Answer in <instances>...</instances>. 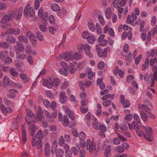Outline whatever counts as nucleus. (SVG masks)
Returning <instances> with one entry per match:
<instances>
[{
  "label": "nucleus",
  "mask_w": 157,
  "mask_h": 157,
  "mask_svg": "<svg viewBox=\"0 0 157 157\" xmlns=\"http://www.w3.org/2000/svg\"><path fill=\"white\" fill-rule=\"evenodd\" d=\"M86 148L89 150L90 154L96 153V143L93 141H91L90 139H88L86 141Z\"/></svg>",
  "instance_id": "obj_1"
},
{
  "label": "nucleus",
  "mask_w": 157,
  "mask_h": 157,
  "mask_svg": "<svg viewBox=\"0 0 157 157\" xmlns=\"http://www.w3.org/2000/svg\"><path fill=\"white\" fill-rule=\"evenodd\" d=\"M23 13V8L21 7L18 10H16L10 12L13 19L15 18L16 20H19L21 17Z\"/></svg>",
  "instance_id": "obj_2"
},
{
  "label": "nucleus",
  "mask_w": 157,
  "mask_h": 157,
  "mask_svg": "<svg viewBox=\"0 0 157 157\" xmlns=\"http://www.w3.org/2000/svg\"><path fill=\"white\" fill-rule=\"evenodd\" d=\"M34 108L36 111V117H35V118L39 122H41L42 119L44 117V116L43 114L42 110L41 107L39 106L37 108V106H35Z\"/></svg>",
  "instance_id": "obj_3"
},
{
  "label": "nucleus",
  "mask_w": 157,
  "mask_h": 157,
  "mask_svg": "<svg viewBox=\"0 0 157 157\" xmlns=\"http://www.w3.org/2000/svg\"><path fill=\"white\" fill-rule=\"evenodd\" d=\"M96 50L98 52V55L99 57H103L105 58L107 55V49L105 48L103 51L99 45H97L96 46Z\"/></svg>",
  "instance_id": "obj_4"
},
{
  "label": "nucleus",
  "mask_w": 157,
  "mask_h": 157,
  "mask_svg": "<svg viewBox=\"0 0 157 157\" xmlns=\"http://www.w3.org/2000/svg\"><path fill=\"white\" fill-rule=\"evenodd\" d=\"M73 52L72 51H70L69 52H63L60 55V56L66 61H69L71 60H73Z\"/></svg>",
  "instance_id": "obj_5"
},
{
  "label": "nucleus",
  "mask_w": 157,
  "mask_h": 157,
  "mask_svg": "<svg viewBox=\"0 0 157 157\" xmlns=\"http://www.w3.org/2000/svg\"><path fill=\"white\" fill-rule=\"evenodd\" d=\"M136 133L138 136L140 137L144 136L147 141L150 142L152 141L153 138L151 136H147L138 127H136Z\"/></svg>",
  "instance_id": "obj_6"
},
{
  "label": "nucleus",
  "mask_w": 157,
  "mask_h": 157,
  "mask_svg": "<svg viewBox=\"0 0 157 157\" xmlns=\"http://www.w3.org/2000/svg\"><path fill=\"white\" fill-rule=\"evenodd\" d=\"M6 34L17 35L20 33V30L18 28L15 29L10 28L8 29L6 32Z\"/></svg>",
  "instance_id": "obj_7"
},
{
  "label": "nucleus",
  "mask_w": 157,
  "mask_h": 157,
  "mask_svg": "<svg viewBox=\"0 0 157 157\" xmlns=\"http://www.w3.org/2000/svg\"><path fill=\"white\" fill-rule=\"evenodd\" d=\"M78 49L79 51H82L84 50L85 52L86 51L90 50V46L86 44H82L81 43L79 44L78 46Z\"/></svg>",
  "instance_id": "obj_8"
},
{
  "label": "nucleus",
  "mask_w": 157,
  "mask_h": 157,
  "mask_svg": "<svg viewBox=\"0 0 157 157\" xmlns=\"http://www.w3.org/2000/svg\"><path fill=\"white\" fill-rule=\"evenodd\" d=\"M155 80V78L154 75H153V74L150 73L148 75L146 82L147 85L151 84L150 86L152 87L154 84Z\"/></svg>",
  "instance_id": "obj_9"
},
{
  "label": "nucleus",
  "mask_w": 157,
  "mask_h": 157,
  "mask_svg": "<svg viewBox=\"0 0 157 157\" xmlns=\"http://www.w3.org/2000/svg\"><path fill=\"white\" fill-rule=\"evenodd\" d=\"M32 145L33 147L36 146L37 149H40L42 146L43 143L40 140H38L37 141L35 139H33L32 140Z\"/></svg>",
  "instance_id": "obj_10"
},
{
  "label": "nucleus",
  "mask_w": 157,
  "mask_h": 157,
  "mask_svg": "<svg viewBox=\"0 0 157 157\" xmlns=\"http://www.w3.org/2000/svg\"><path fill=\"white\" fill-rule=\"evenodd\" d=\"M43 85L49 88H52V79L50 78L45 79L43 82Z\"/></svg>",
  "instance_id": "obj_11"
},
{
  "label": "nucleus",
  "mask_w": 157,
  "mask_h": 157,
  "mask_svg": "<svg viewBox=\"0 0 157 157\" xmlns=\"http://www.w3.org/2000/svg\"><path fill=\"white\" fill-rule=\"evenodd\" d=\"M0 107L2 112L5 114L11 113L13 111V109L9 107H6L4 105H2Z\"/></svg>",
  "instance_id": "obj_12"
},
{
  "label": "nucleus",
  "mask_w": 157,
  "mask_h": 157,
  "mask_svg": "<svg viewBox=\"0 0 157 157\" xmlns=\"http://www.w3.org/2000/svg\"><path fill=\"white\" fill-rule=\"evenodd\" d=\"M66 94L64 91H62L59 94L60 98L59 101L62 103L66 102L67 100V97L65 96Z\"/></svg>",
  "instance_id": "obj_13"
},
{
  "label": "nucleus",
  "mask_w": 157,
  "mask_h": 157,
  "mask_svg": "<svg viewBox=\"0 0 157 157\" xmlns=\"http://www.w3.org/2000/svg\"><path fill=\"white\" fill-rule=\"evenodd\" d=\"M8 22L4 18V16L1 19L0 22V25L3 28L6 29L9 26V24L7 23Z\"/></svg>",
  "instance_id": "obj_14"
},
{
  "label": "nucleus",
  "mask_w": 157,
  "mask_h": 157,
  "mask_svg": "<svg viewBox=\"0 0 157 157\" xmlns=\"http://www.w3.org/2000/svg\"><path fill=\"white\" fill-rule=\"evenodd\" d=\"M9 93H8L7 96L10 98H13L15 97V93H18V91L15 89H11L9 90Z\"/></svg>",
  "instance_id": "obj_15"
},
{
  "label": "nucleus",
  "mask_w": 157,
  "mask_h": 157,
  "mask_svg": "<svg viewBox=\"0 0 157 157\" xmlns=\"http://www.w3.org/2000/svg\"><path fill=\"white\" fill-rule=\"evenodd\" d=\"M6 40L9 43L14 44L16 42L15 38L11 35H9L6 36Z\"/></svg>",
  "instance_id": "obj_16"
},
{
  "label": "nucleus",
  "mask_w": 157,
  "mask_h": 157,
  "mask_svg": "<svg viewBox=\"0 0 157 157\" xmlns=\"http://www.w3.org/2000/svg\"><path fill=\"white\" fill-rule=\"evenodd\" d=\"M112 10L110 7H108L106 9L105 11V15L106 18L108 19H110L112 16Z\"/></svg>",
  "instance_id": "obj_17"
},
{
  "label": "nucleus",
  "mask_w": 157,
  "mask_h": 157,
  "mask_svg": "<svg viewBox=\"0 0 157 157\" xmlns=\"http://www.w3.org/2000/svg\"><path fill=\"white\" fill-rule=\"evenodd\" d=\"M99 129L101 132L99 133V135L100 136H101L102 133L105 132L107 131V127L103 124H99Z\"/></svg>",
  "instance_id": "obj_18"
},
{
  "label": "nucleus",
  "mask_w": 157,
  "mask_h": 157,
  "mask_svg": "<svg viewBox=\"0 0 157 157\" xmlns=\"http://www.w3.org/2000/svg\"><path fill=\"white\" fill-rule=\"evenodd\" d=\"M140 115L142 120L145 122H147L148 119V116L147 114L143 111L140 112Z\"/></svg>",
  "instance_id": "obj_19"
},
{
  "label": "nucleus",
  "mask_w": 157,
  "mask_h": 157,
  "mask_svg": "<svg viewBox=\"0 0 157 157\" xmlns=\"http://www.w3.org/2000/svg\"><path fill=\"white\" fill-rule=\"evenodd\" d=\"M73 60L75 59L76 60H78L81 59L82 58V56L80 52H77L72 54Z\"/></svg>",
  "instance_id": "obj_20"
},
{
  "label": "nucleus",
  "mask_w": 157,
  "mask_h": 157,
  "mask_svg": "<svg viewBox=\"0 0 157 157\" xmlns=\"http://www.w3.org/2000/svg\"><path fill=\"white\" fill-rule=\"evenodd\" d=\"M66 114L68 115L69 118L72 120H73L75 118V116L73 112L71 111L69 109L67 108L66 110Z\"/></svg>",
  "instance_id": "obj_21"
},
{
  "label": "nucleus",
  "mask_w": 157,
  "mask_h": 157,
  "mask_svg": "<svg viewBox=\"0 0 157 157\" xmlns=\"http://www.w3.org/2000/svg\"><path fill=\"white\" fill-rule=\"evenodd\" d=\"M149 65V60L147 58H146L144 63L142 65V69L143 71H145L147 69Z\"/></svg>",
  "instance_id": "obj_22"
},
{
  "label": "nucleus",
  "mask_w": 157,
  "mask_h": 157,
  "mask_svg": "<svg viewBox=\"0 0 157 157\" xmlns=\"http://www.w3.org/2000/svg\"><path fill=\"white\" fill-rule=\"evenodd\" d=\"M50 145L48 143H47L45 145V148H44V153L45 155L48 156L50 154Z\"/></svg>",
  "instance_id": "obj_23"
},
{
  "label": "nucleus",
  "mask_w": 157,
  "mask_h": 157,
  "mask_svg": "<svg viewBox=\"0 0 157 157\" xmlns=\"http://www.w3.org/2000/svg\"><path fill=\"white\" fill-rule=\"evenodd\" d=\"M52 80V86L56 87L58 86L60 83V80L57 78H54Z\"/></svg>",
  "instance_id": "obj_24"
},
{
  "label": "nucleus",
  "mask_w": 157,
  "mask_h": 157,
  "mask_svg": "<svg viewBox=\"0 0 157 157\" xmlns=\"http://www.w3.org/2000/svg\"><path fill=\"white\" fill-rule=\"evenodd\" d=\"M58 146V143L56 141H54L52 144L51 148V152L52 154H54L56 151Z\"/></svg>",
  "instance_id": "obj_25"
},
{
  "label": "nucleus",
  "mask_w": 157,
  "mask_h": 157,
  "mask_svg": "<svg viewBox=\"0 0 157 157\" xmlns=\"http://www.w3.org/2000/svg\"><path fill=\"white\" fill-rule=\"evenodd\" d=\"M114 97V95L113 94L111 95L110 94H107L103 96L101 98V100L103 101L107 100L109 98H110L111 99H113Z\"/></svg>",
  "instance_id": "obj_26"
},
{
  "label": "nucleus",
  "mask_w": 157,
  "mask_h": 157,
  "mask_svg": "<svg viewBox=\"0 0 157 157\" xmlns=\"http://www.w3.org/2000/svg\"><path fill=\"white\" fill-rule=\"evenodd\" d=\"M145 131L146 133L147 136H151L152 138L151 135L152 134V129L149 127H147L145 129Z\"/></svg>",
  "instance_id": "obj_27"
},
{
  "label": "nucleus",
  "mask_w": 157,
  "mask_h": 157,
  "mask_svg": "<svg viewBox=\"0 0 157 157\" xmlns=\"http://www.w3.org/2000/svg\"><path fill=\"white\" fill-rule=\"evenodd\" d=\"M44 9L43 7H40L38 11V14L39 17H40L42 19L44 20L45 19V16L44 15Z\"/></svg>",
  "instance_id": "obj_28"
},
{
  "label": "nucleus",
  "mask_w": 157,
  "mask_h": 157,
  "mask_svg": "<svg viewBox=\"0 0 157 157\" xmlns=\"http://www.w3.org/2000/svg\"><path fill=\"white\" fill-rule=\"evenodd\" d=\"M64 154L63 150L61 148H59L56 151V154L57 157H62Z\"/></svg>",
  "instance_id": "obj_29"
},
{
  "label": "nucleus",
  "mask_w": 157,
  "mask_h": 157,
  "mask_svg": "<svg viewBox=\"0 0 157 157\" xmlns=\"http://www.w3.org/2000/svg\"><path fill=\"white\" fill-rule=\"evenodd\" d=\"M16 44L17 48V49L21 52L24 51V47L23 44L19 41H18L16 43Z\"/></svg>",
  "instance_id": "obj_30"
},
{
  "label": "nucleus",
  "mask_w": 157,
  "mask_h": 157,
  "mask_svg": "<svg viewBox=\"0 0 157 157\" xmlns=\"http://www.w3.org/2000/svg\"><path fill=\"white\" fill-rule=\"evenodd\" d=\"M155 33H154L153 30L152 29L151 31H149L147 34V40L148 42L150 41L151 40V36H153Z\"/></svg>",
  "instance_id": "obj_31"
},
{
  "label": "nucleus",
  "mask_w": 157,
  "mask_h": 157,
  "mask_svg": "<svg viewBox=\"0 0 157 157\" xmlns=\"http://www.w3.org/2000/svg\"><path fill=\"white\" fill-rule=\"evenodd\" d=\"M2 82L5 85H9L10 83V82L12 83L13 82L12 81H11V82H10L9 78L8 76L6 75L4 76Z\"/></svg>",
  "instance_id": "obj_32"
},
{
  "label": "nucleus",
  "mask_w": 157,
  "mask_h": 157,
  "mask_svg": "<svg viewBox=\"0 0 157 157\" xmlns=\"http://www.w3.org/2000/svg\"><path fill=\"white\" fill-rule=\"evenodd\" d=\"M10 73L12 76L14 77H17L18 73L14 68H12L10 70Z\"/></svg>",
  "instance_id": "obj_33"
},
{
  "label": "nucleus",
  "mask_w": 157,
  "mask_h": 157,
  "mask_svg": "<svg viewBox=\"0 0 157 157\" xmlns=\"http://www.w3.org/2000/svg\"><path fill=\"white\" fill-rule=\"evenodd\" d=\"M68 70L67 68H62L59 69V73L64 75L66 76L68 74Z\"/></svg>",
  "instance_id": "obj_34"
},
{
  "label": "nucleus",
  "mask_w": 157,
  "mask_h": 157,
  "mask_svg": "<svg viewBox=\"0 0 157 157\" xmlns=\"http://www.w3.org/2000/svg\"><path fill=\"white\" fill-rule=\"evenodd\" d=\"M87 25L89 29L91 31L93 32L95 31V27L92 22H89Z\"/></svg>",
  "instance_id": "obj_35"
},
{
  "label": "nucleus",
  "mask_w": 157,
  "mask_h": 157,
  "mask_svg": "<svg viewBox=\"0 0 157 157\" xmlns=\"http://www.w3.org/2000/svg\"><path fill=\"white\" fill-rule=\"evenodd\" d=\"M52 9L55 11H57L60 10V7L56 3L52 4L51 6Z\"/></svg>",
  "instance_id": "obj_36"
},
{
  "label": "nucleus",
  "mask_w": 157,
  "mask_h": 157,
  "mask_svg": "<svg viewBox=\"0 0 157 157\" xmlns=\"http://www.w3.org/2000/svg\"><path fill=\"white\" fill-rule=\"evenodd\" d=\"M30 6L29 4H27L25 6L24 11V15L25 16H27L28 14Z\"/></svg>",
  "instance_id": "obj_37"
},
{
  "label": "nucleus",
  "mask_w": 157,
  "mask_h": 157,
  "mask_svg": "<svg viewBox=\"0 0 157 157\" xmlns=\"http://www.w3.org/2000/svg\"><path fill=\"white\" fill-rule=\"evenodd\" d=\"M127 124L128 123L127 122H124L121 123L120 125V128L122 131H125L127 129Z\"/></svg>",
  "instance_id": "obj_38"
},
{
  "label": "nucleus",
  "mask_w": 157,
  "mask_h": 157,
  "mask_svg": "<svg viewBox=\"0 0 157 157\" xmlns=\"http://www.w3.org/2000/svg\"><path fill=\"white\" fill-rule=\"evenodd\" d=\"M19 76L21 79L23 80L25 82H28L29 80V78L27 77L26 75L24 73L20 74Z\"/></svg>",
  "instance_id": "obj_39"
},
{
  "label": "nucleus",
  "mask_w": 157,
  "mask_h": 157,
  "mask_svg": "<svg viewBox=\"0 0 157 157\" xmlns=\"http://www.w3.org/2000/svg\"><path fill=\"white\" fill-rule=\"evenodd\" d=\"M100 123L97 121H94L92 124L93 127L96 130H99V124Z\"/></svg>",
  "instance_id": "obj_40"
},
{
  "label": "nucleus",
  "mask_w": 157,
  "mask_h": 157,
  "mask_svg": "<svg viewBox=\"0 0 157 157\" xmlns=\"http://www.w3.org/2000/svg\"><path fill=\"white\" fill-rule=\"evenodd\" d=\"M91 117V114L90 113L88 112L86 115L85 116V119L87 123V125L89 126L90 124L89 121L90 120Z\"/></svg>",
  "instance_id": "obj_41"
},
{
  "label": "nucleus",
  "mask_w": 157,
  "mask_h": 157,
  "mask_svg": "<svg viewBox=\"0 0 157 157\" xmlns=\"http://www.w3.org/2000/svg\"><path fill=\"white\" fill-rule=\"evenodd\" d=\"M96 32L98 34H101L102 33V29L99 23H96Z\"/></svg>",
  "instance_id": "obj_42"
},
{
  "label": "nucleus",
  "mask_w": 157,
  "mask_h": 157,
  "mask_svg": "<svg viewBox=\"0 0 157 157\" xmlns=\"http://www.w3.org/2000/svg\"><path fill=\"white\" fill-rule=\"evenodd\" d=\"M111 150V148L110 146H107L105 148L104 154L107 157H108L109 154H110Z\"/></svg>",
  "instance_id": "obj_43"
},
{
  "label": "nucleus",
  "mask_w": 157,
  "mask_h": 157,
  "mask_svg": "<svg viewBox=\"0 0 157 157\" xmlns=\"http://www.w3.org/2000/svg\"><path fill=\"white\" fill-rule=\"evenodd\" d=\"M43 0H35L34 6L36 10L38 9L40 7V2H41Z\"/></svg>",
  "instance_id": "obj_44"
},
{
  "label": "nucleus",
  "mask_w": 157,
  "mask_h": 157,
  "mask_svg": "<svg viewBox=\"0 0 157 157\" xmlns=\"http://www.w3.org/2000/svg\"><path fill=\"white\" fill-rule=\"evenodd\" d=\"M63 125L65 126H67L69 123V120L68 117L66 116H64L63 117Z\"/></svg>",
  "instance_id": "obj_45"
},
{
  "label": "nucleus",
  "mask_w": 157,
  "mask_h": 157,
  "mask_svg": "<svg viewBox=\"0 0 157 157\" xmlns=\"http://www.w3.org/2000/svg\"><path fill=\"white\" fill-rule=\"evenodd\" d=\"M22 141L23 143H25L26 141V134L25 130H23L22 132Z\"/></svg>",
  "instance_id": "obj_46"
},
{
  "label": "nucleus",
  "mask_w": 157,
  "mask_h": 157,
  "mask_svg": "<svg viewBox=\"0 0 157 157\" xmlns=\"http://www.w3.org/2000/svg\"><path fill=\"white\" fill-rule=\"evenodd\" d=\"M30 125V127L29 129V130L30 132V134L32 135H33L35 133V132L36 131V128L35 127V126L34 125L32 124V125Z\"/></svg>",
  "instance_id": "obj_47"
},
{
  "label": "nucleus",
  "mask_w": 157,
  "mask_h": 157,
  "mask_svg": "<svg viewBox=\"0 0 157 157\" xmlns=\"http://www.w3.org/2000/svg\"><path fill=\"white\" fill-rule=\"evenodd\" d=\"M146 101L147 102V104H146V105L148 110H151L152 109V105L151 103V102L148 100H145L144 102L145 103H146Z\"/></svg>",
  "instance_id": "obj_48"
},
{
  "label": "nucleus",
  "mask_w": 157,
  "mask_h": 157,
  "mask_svg": "<svg viewBox=\"0 0 157 157\" xmlns=\"http://www.w3.org/2000/svg\"><path fill=\"white\" fill-rule=\"evenodd\" d=\"M133 118L135 121L138 123H140L141 121L139 116L136 114H134L133 115Z\"/></svg>",
  "instance_id": "obj_49"
},
{
  "label": "nucleus",
  "mask_w": 157,
  "mask_h": 157,
  "mask_svg": "<svg viewBox=\"0 0 157 157\" xmlns=\"http://www.w3.org/2000/svg\"><path fill=\"white\" fill-rule=\"evenodd\" d=\"M18 39L19 40L25 43H27L28 41L25 36L22 35L18 37Z\"/></svg>",
  "instance_id": "obj_50"
},
{
  "label": "nucleus",
  "mask_w": 157,
  "mask_h": 157,
  "mask_svg": "<svg viewBox=\"0 0 157 157\" xmlns=\"http://www.w3.org/2000/svg\"><path fill=\"white\" fill-rule=\"evenodd\" d=\"M10 46L9 43L6 42H1V47L4 49H7Z\"/></svg>",
  "instance_id": "obj_51"
},
{
  "label": "nucleus",
  "mask_w": 157,
  "mask_h": 157,
  "mask_svg": "<svg viewBox=\"0 0 157 157\" xmlns=\"http://www.w3.org/2000/svg\"><path fill=\"white\" fill-rule=\"evenodd\" d=\"M44 105L48 108H50L51 103L48 100L46 99H44L43 101Z\"/></svg>",
  "instance_id": "obj_52"
},
{
  "label": "nucleus",
  "mask_w": 157,
  "mask_h": 157,
  "mask_svg": "<svg viewBox=\"0 0 157 157\" xmlns=\"http://www.w3.org/2000/svg\"><path fill=\"white\" fill-rule=\"evenodd\" d=\"M112 101L110 100L104 101L102 102V105L105 107H107L110 105Z\"/></svg>",
  "instance_id": "obj_53"
},
{
  "label": "nucleus",
  "mask_w": 157,
  "mask_h": 157,
  "mask_svg": "<svg viewBox=\"0 0 157 157\" xmlns=\"http://www.w3.org/2000/svg\"><path fill=\"white\" fill-rule=\"evenodd\" d=\"M37 137L39 139H42L43 137V134L42 130L39 129L37 132L36 135Z\"/></svg>",
  "instance_id": "obj_54"
},
{
  "label": "nucleus",
  "mask_w": 157,
  "mask_h": 157,
  "mask_svg": "<svg viewBox=\"0 0 157 157\" xmlns=\"http://www.w3.org/2000/svg\"><path fill=\"white\" fill-rule=\"evenodd\" d=\"M145 24V22L144 20L141 21L140 24V31L142 32L144 31V27Z\"/></svg>",
  "instance_id": "obj_55"
},
{
  "label": "nucleus",
  "mask_w": 157,
  "mask_h": 157,
  "mask_svg": "<svg viewBox=\"0 0 157 157\" xmlns=\"http://www.w3.org/2000/svg\"><path fill=\"white\" fill-rule=\"evenodd\" d=\"M152 68L155 78V81H157V66L156 65H155Z\"/></svg>",
  "instance_id": "obj_56"
},
{
  "label": "nucleus",
  "mask_w": 157,
  "mask_h": 157,
  "mask_svg": "<svg viewBox=\"0 0 157 157\" xmlns=\"http://www.w3.org/2000/svg\"><path fill=\"white\" fill-rule=\"evenodd\" d=\"M98 20L101 25L103 26L105 24V22L104 18L101 15H100L98 17Z\"/></svg>",
  "instance_id": "obj_57"
},
{
  "label": "nucleus",
  "mask_w": 157,
  "mask_h": 157,
  "mask_svg": "<svg viewBox=\"0 0 157 157\" xmlns=\"http://www.w3.org/2000/svg\"><path fill=\"white\" fill-rule=\"evenodd\" d=\"M8 53L7 51H3L0 52V58L3 59L4 57L7 56Z\"/></svg>",
  "instance_id": "obj_58"
},
{
  "label": "nucleus",
  "mask_w": 157,
  "mask_h": 157,
  "mask_svg": "<svg viewBox=\"0 0 157 157\" xmlns=\"http://www.w3.org/2000/svg\"><path fill=\"white\" fill-rule=\"evenodd\" d=\"M36 36L33 34H31L30 36V40L33 44H35L36 40Z\"/></svg>",
  "instance_id": "obj_59"
},
{
  "label": "nucleus",
  "mask_w": 157,
  "mask_h": 157,
  "mask_svg": "<svg viewBox=\"0 0 157 157\" xmlns=\"http://www.w3.org/2000/svg\"><path fill=\"white\" fill-rule=\"evenodd\" d=\"M86 136V134L83 132H80L78 135L79 139L82 141L83 140L85 139Z\"/></svg>",
  "instance_id": "obj_60"
},
{
  "label": "nucleus",
  "mask_w": 157,
  "mask_h": 157,
  "mask_svg": "<svg viewBox=\"0 0 157 157\" xmlns=\"http://www.w3.org/2000/svg\"><path fill=\"white\" fill-rule=\"evenodd\" d=\"M49 21L52 24H54L55 23V19L54 16L52 15H50L49 17Z\"/></svg>",
  "instance_id": "obj_61"
},
{
  "label": "nucleus",
  "mask_w": 157,
  "mask_h": 157,
  "mask_svg": "<svg viewBox=\"0 0 157 157\" xmlns=\"http://www.w3.org/2000/svg\"><path fill=\"white\" fill-rule=\"evenodd\" d=\"M65 140L62 136H60L59 138V146H61L65 144Z\"/></svg>",
  "instance_id": "obj_62"
},
{
  "label": "nucleus",
  "mask_w": 157,
  "mask_h": 157,
  "mask_svg": "<svg viewBox=\"0 0 157 157\" xmlns=\"http://www.w3.org/2000/svg\"><path fill=\"white\" fill-rule=\"evenodd\" d=\"M87 42L89 43H93L95 41L94 37L93 36H90L87 39Z\"/></svg>",
  "instance_id": "obj_63"
},
{
  "label": "nucleus",
  "mask_w": 157,
  "mask_h": 157,
  "mask_svg": "<svg viewBox=\"0 0 157 157\" xmlns=\"http://www.w3.org/2000/svg\"><path fill=\"white\" fill-rule=\"evenodd\" d=\"M113 143L116 145H118L121 143V140L119 138L115 137L113 140Z\"/></svg>",
  "instance_id": "obj_64"
}]
</instances>
